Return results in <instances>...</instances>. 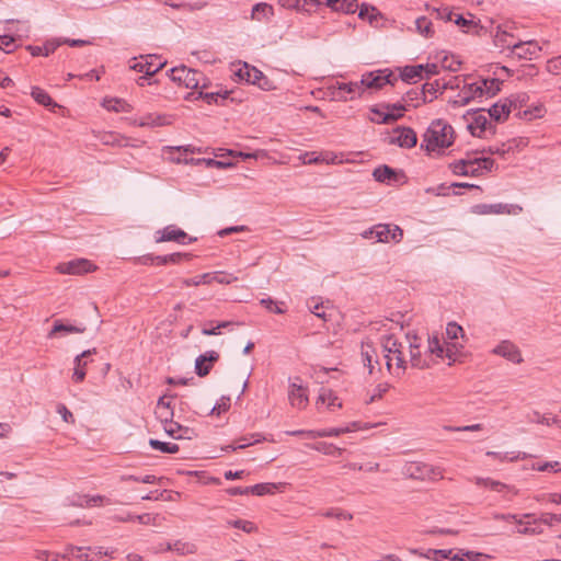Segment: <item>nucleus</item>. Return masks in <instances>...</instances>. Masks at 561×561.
Wrapping results in <instances>:
<instances>
[{
  "label": "nucleus",
  "instance_id": "f257e3e1",
  "mask_svg": "<svg viewBox=\"0 0 561 561\" xmlns=\"http://www.w3.org/2000/svg\"><path fill=\"white\" fill-rule=\"evenodd\" d=\"M454 142L453 127L442 119L431 123L423 136L422 147L427 151H436L438 149L448 148Z\"/></svg>",
  "mask_w": 561,
  "mask_h": 561
},
{
  "label": "nucleus",
  "instance_id": "f03ea898",
  "mask_svg": "<svg viewBox=\"0 0 561 561\" xmlns=\"http://www.w3.org/2000/svg\"><path fill=\"white\" fill-rule=\"evenodd\" d=\"M172 81L179 82L187 89L206 88L205 78L202 72L190 69L185 66L174 67L170 70Z\"/></svg>",
  "mask_w": 561,
  "mask_h": 561
},
{
  "label": "nucleus",
  "instance_id": "7ed1b4c3",
  "mask_svg": "<svg viewBox=\"0 0 561 561\" xmlns=\"http://www.w3.org/2000/svg\"><path fill=\"white\" fill-rule=\"evenodd\" d=\"M404 473L411 479L423 481H435L444 478V470L440 467L417 461L405 465Z\"/></svg>",
  "mask_w": 561,
  "mask_h": 561
},
{
  "label": "nucleus",
  "instance_id": "20e7f679",
  "mask_svg": "<svg viewBox=\"0 0 561 561\" xmlns=\"http://www.w3.org/2000/svg\"><path fill=\"white\" fill-rule=\"evenodd\" d=\"M381 346L385 352V358L388 369L391 368V362L394 359L398 368L405 369L407 362L403 356L402 343L392 335H385L381 337Z\"/></svg>",
  "mask_w": 561,
  "mask_h": 561
},
{
  "label": "nucleus",
  "instance_id": "39448f33",
  "mask_svg": "<svg viewBox=\"0 0 561 561\" xmlns=\"http://www.w3.org/2000/svg\"><path fill=\"white\" fill-rule=\"evenodd\" d=\"M365 238H376L378 242H388L390 240L400 242L403 231L399 226L377 225L364 233Z\"/></svg>",
  "mask_w": 561,
  "mask_h": 561
},
{
  "label": "nucleus",
  "instance_id": "423d86ee",
  "mask_svg": "<svg viewBox=\"0 0 561 561\" xmlns=\"http://www.w3.org/2000/svg\"><path fill=\"white\" fill-rule=\"evenodd\" d=\"M407 339L409 340L411 365L417 369L430 368L433 364V360L430 358L426 352L422 353L420 342L421 340L416 335L411 334H407Z\"/></svg>",
  "mask_w": 561,
  "mask_h": 561
},
{
  "label": "nucleus",
  "instance_id": "0eeeda50",
  "mask_svg": "<svg viewBox=\"0 0 561 561\" xmlns=\"http://www.w3.org/2000/svg\"><path fill=\"white\" fill-rule=\"evenodd\" d=\"M133 60L134 64H131L129 68L138 72H145L147 76H153L165 65V61L158 55H141L139 60H137V58Z\"/></svg>",
  "mask_w": 561,
  "mask_h": 561
},
{
  "label": "nucleus",
  "instance_id": "6e6552de",
  "mask_svg": "<svg viewBox=\"0 0 561 561\" xmlns=\"http://www.w3.org/2000/svg\"><path fill=\"white\" fill-rule=\"evenodd\" d=\"M527 99L526 94L517 95L512 99H506L504 101H500L491 106L489 110V115L491 118L501 122L508 117L512 107H516L517 103L522 105Z\"/></svg>",
  "mask_w": 561,
  "mask_h": 561
},
{
  "label": "nucleus",
  "instance_id": "1a4fd4ad",
  "mask_svg": "<svg viewBox=\"0 0 561 561\" xmlns=\"http://www.w3.org/2000/svg\"><path fill=\"white\" fill-rule=\"evenodd\" d=\"M297 381H300L299 377H296L289 385L288 400L293 408L304 410L309 402L308 389Z\"/></svg>",
  "mask_w": 561,
  "mask_h": 561
},
{
  "label": "nucleus",
  "instance_id": "9d476101",
  "mask_svg": "<svg viewBox=\"0 0 561 561\" xmlns=\"http://www.w3.org/2000/svg\"><path fill=\"white\" fill-rule=\"evenodd\" d=\"M416 142V134L411 127H397L389 137L390 145H398L401 148H413Z\"/></svg>",
  "mask_w": 561,
  "mask_h": 561
},
{
  "label": "nucleus",
  "instance_id": "9b49d317",
  "mask_svg": "<svg viewBox=\"0 0 561 561\" xmlns=\"http://www.w3.org/2000/svg\"><path fill=\"white\" fill-rule=\"evenodd\" d=\"M195 239L188 238L187 233L174 226H168L163 230L157 231L156 233V242H167V241H175L181 244L191 243Z\"/></svg>",
  "mask_w": 561,
  "mask_h": 561
},
{
  "label": "nucleus",
  "instance_id": "f8f14e48",
  "mask_svg": "<svg viewBox=\"0 0 561 561\" xmlns=\"http://www.w3.org/2000/svg\"><path fill=\"white\" fill-rule=\"evenodd\" d=\"M96 268L89 260L77 259L70 262L61 263L57 266V270L61 274L80 275L92 272Z\"/></svg>",
  "mask_w": 561,
  "mask_h": 561
},
{
  "label": "nucleus",
  "instance_id": "ddd939ff",
  "mask_svg": "<svg viewBox=\"0 0 561 561\" xmlns=\"http://www.w3.org/2000/svg\"><path fill=\"white\" fill-rule=\"evenodd\" d=\"M237 75L240 79L245 80L249 83L255 84L263 90L268 89V80L266 79L262 71L254 67H249L248 65H244L243 68L239 69Z\"/></svg>",
  "mask_w": 561,
  "mask_h": 561
},
{
  "label": "nucleus",
  "instance_id": "4468645a",
  "mask_svg": "<svg viewBox=\"0 0 561 561\" xmlns=\"http://www.w3.org/2000/svg\"><path fill=\"white\" fill-rule=\"evenodd\" d=\"M540 50V46L534 41H519L514 44L512 55L518 59L531 60L538 56Z\"/></svg>",
  "mask_w": 561,
  "mask_h": 561
},
{
  "label": "nucleus",
  "instance_id": "2eb2a0df",
  "mask_svg": "<svg viewBox=\"0 0 561 561\" xmlns=\"http://www.w3.org/2000/svg\"><path fill=\"white\" fill-rule=\"evenodd\" d=\"M397 80L392 73L382 75L381 71H378L376 75L373 72L363 76L362 78V84L364 90L365 89H381L386 84H393L392 79Z\"/></svg>",
  "mask_w": 561,
  "mask_h": 561
},
{
  "label": "nucleus",
  "instance_id": "dca6fc26",
  "mask_svg": "<svg viewBox=\"0 0 561 561\" xmlns=\"http://www.w3.org/2000/svg\"><path fill=\"white\" fill-rule=\"evenodd\" d=\"M96 354V348H91L83 351L81 354L77 355L75 357L73 364V374H72V380L75 382H82L85 378V368L88 366V360L85 359L88 356Z\"/></svg>",
  "mask_w": 561,
  "mask_h": 561
},
{
  "label": "nucleus",
  "instance_id": "f3484780",
  "mask_svg": "<svg viewBox=\"0 0 561 561\" xmlns=\"http://www.w3.org/2000/svg\"><path fill=\"white\" fill-rule=\"evenodd\" d=\"M219 359V354L215 351H208L199 355L195 360V371L197 376L205 377L211 369V364Z\"/></svg>",
  "mask_w": 561,
  "mask_h": 561
},
{
  "label": "nucleus",
  "instance_id": "a211bd4d",
  "mask_svg": "<svg viewBox=\"0 0 561 561\" xmlns=\"http://www.w3.org/2000/svg\"><path fill=\"white\" fill-rule=\"evenodd\" d=\"M493 353L502 356L515 364H520L523 362L522 354L517 346H515L510 341H503L501 342L494 350Z\"/></svg>",
  "mask_w": 561,
  "mask_h": 561
},
{
  "label": "nucleus",
  "instance_id": "6ab92c4d",
  "mask_svg": "<svg viewBox=\"0 0 561 561\" xmlns=\"http://www.w3.org/2000/svg\"><path fill=\"white\" fill-rule=\"evenodd\" d=\"M520 210L522 208L514 205L507 204H479L474 206V213L479 215H489V214H512L515 210Z\"/></svg>",
  "mask_w": 561,
  "mask_h": 561
},
{
  "label": "nucleus",
  "instance_id": "aec40b11",
  "mask_svg": "<svg viewBox=\"0 0 561 561\" xmlns=\"http://www.w3.org/2000/svg\"><path fill=\"white\" fill-rule=\"evenodd\" d=\"M83 550L92 551V548L76 547L71 545L67 546L65 552L61 553V559L68 560L70 557H76L83 559L84 561H98V559L104 554L101 550H99L98 552L93 553V556H90L89 553H82Z\"/></svg>",
  "mask_w": 561,
  "mask_h": 561
},
{
  "label": "nucleus",
  "instance_id": "412c9836",
  "mask_svg": "<svg viewBox=\"0 0 561 561\" xmlns=\"http://www.w3.org/2000/svg\"><path fill=\"white\" fill-rule=\"evenodd\" d=\"M425 352L430 356V358H432L433 355H435L438 358H443L444 356H446L448 358L453 357L450 348L447 347L445 350L444 345L442 344V342H440V340L438 337V335H436V334L428 336V339H427V348H426Z\"/></svg>",
  "mask_w": 561,
  "mask_h": 561
},
{
  "label": "nucleus",
  "instance_id": "4be33fe9",
  "mask_svg": "<svg viewBox=\"0 0 561 561\" xmlns=\"http://www.w3.org/2000/svg\"><path fill=\"white\" fill-rule=\"evenodd\" d=\"M438 16L446 21H454L456 25L461 27L465 32H470L473 28L478 27L477 22L471 19H466L462 15H456V19H453L454 14L447 8L438 11Z\"/></svg>",
  "mask_w": 561,
  "mask_h": 561
},
{
  "label": "nucleus",
  "instance_id": "5701e85b",
  "mask_svg": "<svg viewBox=\"0 0 561 561\" xmlns=\"http://www.w3.org/2000/svg\"><path fill=\"white\" fill-rule=\"evenodd\" d=\"M85 325L83 324H66L61 320L57 319L54 321L51 330L48 332L47 337L54 339L58 333L71 334V333H83L85 331Z\"/></svg>",
  "mask_w": 561,
  "mask_h": 561
},
{
  "label": "nucleus",
  "instance_id": "b1692460",
  "mask_svg": "<svg viewBox=\"0 0 561 561\" xmlns=\"http://www.w3.org/2000/svg\"><path fill=\"white\" fill-rule=\"evenodd\" d=\"M190 259V254L187 253H172L168 255H157V256H145L142 260L144 264H147L148 261L150 262H157L158 265H165V264H178L182 262L183 260Z\"/></svg>",
  "mask_w": 561,
  "mask_h": 561
},
{
  "label": "nucleus",
  "instance_id": "393cba45",
  "mask_svg": "<svg viewBox=\"0 0 561 561\" xmlns=\"http://www.w3.org/2000/svg\"><path fill=\"white\" fill-rule=\"evenodd\" d=\"M274 15L273 5L266 2L256 3L252 8L251 18L257 22H267Z\"/></svg>",
  "mask_w": 561,
  "mask_h": 561
},
{
  "label": "nucleus",
  "instance_id": "a878e982",
  "mask_svg": "<svg viewBox=\"0 0 561 561\" xmlns=\"http://www.w3.org/2000/svg\"><path fill=\"white\" fill-rule=\"evenodd\" d=\"M353 430H359L357 422H353L351 426H346V427H335V428H330V430L310 432V433H308V437L317 438V437L340 436L341 434L348 433Z\"/></svg>",
  "mask_w": 561,
  "mask_h": 561
},
{
  "label": "nucleus",
  "instance_id": "bb28decb",
  "mask_svg": "<svg viewBox=\"0 0 561 561\" xmlns=\"http://www.w3.org/2000/svg\"><path fill=\"white\" fill-rule=\"evenodd\" d=\"M491 126L488 117L482 113H477L473 121L468 125L471 134L476 137H482V134Z\"/></svg>",
  "mask_w": 561,
  "mask_h": 561
},
{
  "label": "nucleus",
  "instance_id": "cd10ccee",
  "mask_svg": "<svg viewBox=\"0 0 561 561\" xmlns=\"http://www.w3.org/2000/svg\"><path fill=\"white\" fill-rule=\"evenodd\" d=\"M402 101L408 106L417 107L420 104L427 102V99L425 98V92L422 89L415 88L407 91Z\"/></svg>",
  "mask_w": 561,
  "mask_h": 561
},
{
  "label": "nucleus",
  "instance_id": "c85d7f7f",
  "mask_svg": "<svg viewBox=\"0 0 561 561\" xmlns=\"http://www.w3.org/2000/svg\"><path fill=\"white\" fill-rule=\"evenodd\" d=\"M323 2L332 10L344 13H354L358 7L356 0H323Z\"/></svg>",
  "mask_w": 561,
  "mask_h": 561
},
{
  "label": "nucleus",
  "instance_id": "c756f323",
  "mask_svg": "<svg viewBox=\"0 0 561 561\" xmlns=\"http://www.w3.org/2000/svg\"><path fill=\"white\" fill-rule=\"evenodd\" d=\"M364 92L362 80L359 82H348L339 84V98L346 99L344 94H350V99L360 96Z\"/></svg>",
  "mask_w": 561,
  "mask_h": 561
},
{
  "label": "nucleus",
  "instance_id": "7c9ffc66",
  "mask_svg": "<svg viewBox=\"0 0 561 561\" xmlns=\"http://www.w3.org/2000/svg\"><path fill=\"white\" fill-rule=\"evenodd\" d=\"M371 113L375 114L376 116L371 117L370 121L377 124H389L403 116V114L401 113H391L386 110L382 111L377 107L371 108Z\"/></svg>",
  "mask_w": 561,
  "mask_h": 561
},
{
  "label": "nucleus",
  "instance_id": "2f4dec72",
  "mask_svg": "<svg viewBox=\"0 0 561 561\" xmlns=\"http://www.w3.org/2000/svg\"><path fill=\"white\" fill-rule=\"evenodd\" d=\"M448 88L449 89H454L455 87L450 82H448V83H446V82L440 83L439 80H434L433 82H426V83H424L422 85V90L425 92V98L427 99V94L431 95V99L427 100V102L433 101V99L436 98V93L438 91H443V90L448 89Z\"/></svg>",
  "mask_w": 561,
  "mask_h": 561
},
{
  "label": "nucleus",
  "instance_id": "473e14b6",
  "mask_svg": "<svg viewBox=\"0 0 561 561\" xmlns=\"http://www.w3.org/2000/svg\"><path fill=\"white\" fill-rule=\"evenodd\" d=\"M60 45V42H47L44 46L27 45L26 49L33 57L48 56L54 53Z\"/></svg>",
  "mask_w": 561,
  "mask_h": 561
},
{
  "label": "nucleus",
  "instance_id": "72a5a7b5",
  "mask_svg": "<svg viewBox=\"0 0 561 561\" xmlns=\"http://www.w3.org/2000/svg\"><path fill=\"white\" fill-rule=\"evenodd\" d=\"M472 90H473V84L472 83L465 84L461 88V90L458 93V95L456 96V99L451 102V104L454 106H465V105H467L470 101L474 100V94L472 93Z\"/></svg>",
  "mask_w": 561,
  "mask_h": 561
},
{
  "label": "nucleus",
  "instance_id": "f704fd0d",
  "mask_svg": "<svg viewBox=\"0 0 561 561\" xmlns=\"http://www.w3.org/2000/svg\"><path fill=\"white\" fill-rule=\"evenodd\" d=\"M513 38V34L508 33L506 30H502L499 26L497 32L494 36V43L497 47L510 48L512 51L514 44H516V42H514Z\"/></svg>",
  "mask_w": 561,
  "mask_h": 561
},
{
  "label": "nucleus",
  "instance_id": "c9c22d12",
  "mask_svg": "<svg viewBox=\"0 0 561 561\" xmlns=\"http://www.w3.org/2000/svg\"><path fill=\"white\" fill-rule=\"evenodd\" d=\"M31 95L33 96V99L37 103H39V104H42V105H44L46 107H50V106L51 107H56V106H58L57 103H55L53 101V99L49 96V94L46 91H44L43 89L38 88V87L32 88Z\"/></svg>",
  "mask_w": 561,
  "mask_h": 561
},
{
  "label": "nucleus",
  "instance_id": "e433bc0d",
  "mask_svg": "<svg viewBox=\"0 0 561 561\" xmlns=\"http://www.w3.org/2000/svg\"><path fill=\"white\" fill-rule=\"evenodd\" d=\"M423 72V65L407 66L403 68V71L401 72V79L402 81L405 82L415 81L416 78H422Z\"/></svg>",
  "mask_w": 561,
  "mask_h": 561
},
{
  "label": "nucleus",
  "instance_id": "4c0bfd02",
  "mask_svg": "<svg viewBox=\"0 0 561 561\" xmlns=\"http://www.w3.org/2000/svg\"><path fill=\"white\" fill-rule=\"evenodd\" d=\"M337 397L334 396L333 391L331 389L322 388L320 390V393L318 396L316 404L319 405L320 403H327L329 408L337 407L341 408V402H336Z\"/></svg>",
  "mask_w": 561,
  "mask_h": 561
},
{
  "label": "nucleus",
  "instance_id": "58836bf2",
  "mask_svg": "<svg viewBox=\"0 0 561 561\" xmlns=\"http://www.w3.org/2000/svg\"><path fill=\"white\" fill-rule=\"evenodd\" d=\"M101 140L104 145L113 147H126L128 145L127 138L116 133H106Z\"/></svg>",
  "mask_w": 561,
  "mask_h": 561
},
{
  "label": "nucleus",
  "instance_id": "ea45409f",
  "mask_svg": "<svg viewBox=\"0 0 561 561\" xmlns=\"http://www.w3.org/2000/svg\"><path fill=\"white\" fill-rule=\"evenodd\" d=\"M374 178L378 182H390L396 179V172L388 165H381L374 170Z\"/></svg>",
  "mask_w": 561,
  "mask_h": 561
},
{
  "label": "nucleus",
  "instance_id": "a19ab883",
  "mask_svg": "<svg viewBox=\"0 0 561 561\" xmlns=\"http://www.w3.org/2000/svg\"><path fill=\"white\" fill-rule=\"evenodd\" d=\"M149 445L153 449L159 450L161 453H165V454H175L180 449L179 445H176L174 443H164V442H160V440L153 439V438H151L149 440Z\"/></svg>",
  "mask_w": 561,
  "mask_h": 561
},
{
  "label": "nucleus",
  "instance_id": "79ce46f5",
  "mask_svg": "<svg viewBox=\"0 0 561 561\" xmlns=\"http://www.w3.org/2000/svg\"><path fill=\"white\" fill-rule=\"evenodd\" d=\"M415 25H416L417 32L421 35H423L425 37L433 36V34H434V31L432 28L433 24L427 18L421 16V18L416 19Z\"/></svg>",
  "mask_w": 561,
  "mask_h": 561
},
{
  "label": "nucleus",
  "instance_id": "37998d69",
  "mask_svg": "<svg viewBox=\"0 0 561 561\" xmlns=\"http://www.w3.org/2000/svg\"><path fill=\"white\" fill-rule=\"evenodd\" d=\"M502 82L499 79H483L482 85L484 87L485 96L492 98L501 90Z\"/></svg>",
  "mask_w": 561,
  "mask_h": 561
},
{
  "label": "nucleus",
  "instance_id": "c03bdc74",
  "mask_svg": "<svg viewBox=\"0 0 561 561\" xmlns=\"http://www.w3.org/2000/svg\"><path fill=\"white\" fill-rule=\"evenodd\" d=\"M476 484L488 486L494 491L501 492L508 486L500 481L492 480L490 478H476Z\"/></svg>",
  "mask_w": 561,
  "mask_h": 561
},
{
  "label": "nucleus",
  "instance_id": "a18cd8bd",
  "mask_svg": "<svg viewBox=\"0 0 561 561\" xmlns=\"http://www.w3.org/2000/svg\"><path fill=\"white\" fill-rule=\"evenodd\" d=\"M103 106L108 111L124 112L126 111V106H128V104L119 99H107L104 100Z\"/></svg>",
  "mask_w": 561,
  "mask_h": 561
},
{
  "label": "nucleus",
  "instance_id": "49530a36",
  "mask_svg": "<svg viewBox=\"0 0 561 561\" xmlns=\"http://www.w3.org/2000/svg\"><path fill=\"white\" fill-rule=\"evenodd\" d=\"M228 525L241 529L248 534H251L256 530V526L252 522L245 519L229 520Z\"/></svg>",
  "mask_w": 561,
  "mask_h": 561
},
{
  "label": "nucleus",
  "instance_id": "de8ad7c7",
  "mask_svg": "<svg viewBox=\"0 0 561 561\" xmlns=\"http://www.w3.org/2000/svg\"><path fill=\"white\" fill-rule=\"evenodd\" d=\"M274 489H275V484H273V483H259L253 486H249L250 493L257 495V496L273 493Z\"/></svg>",
  "mask_w": 561,
  "mask_h": 561
},
{
  "label": "nucleus",
  "instance_id": "09e8293b",
  "mask_svg": "<svg viewBox=\"0 0 561 561\" xmlns=\"http://www.w3.org/2000/svg\"><path fill=\"white\" fill-rule=\"evenodd\" d=\"M213 282V274L211 273H205L203 275L193 277V278H186L183 280V284L185 286H199L201 284H209Z\"/></svg>",
  "mask_w": 561,
  "mask_h": 561
},
{
  "label": "nucleus",
  "instance_id": "8fccbe9b",
  "mask_svg": "<svg viewBox=\"0 0 561 561\" xmlns=\"http://www.w3.org/2000/svg\"><path fill=\"white\" fill-rule=\"evenodd\" d=\"M163 428L168 435L176 439H181L184 437V434H179L183 430V426L178 422H173V420L170 421L168 424H164Z\"/></svg>",
  "mask_w": 561,
  "mask_h": 561
},
{
  "label": "nucleus",
  "instance_id": "3c124183",
  "mask_svg": "<svg viewBox=\"0 0 561 561\" xmlns=\"http://www.w3.org/2000/svg\"><path fill=\"white\" fill-rule=\"evenodd\" d=\"M533 415L535 416V419H531L533 422H537L539 424H545V425H548V426H550L552 424H556V425L561 427V417L559 419L558 416H553V417L549 419L546 415H541L537 411H535L533 413Z\"/></svg>",
  "mask_w": 561,
  "mask_h": 561
},
{
  "label": "nucleus",
  "instance_id": "603ef678",
  "mask_svg": "<svg viewBox=\"0 0 561 561\" xmlns=\"http://www.w3.org/2000/svg\"><path fill=\"white\" fill-rule=\"evenodd\" d=\"M324 517L328 518H337V519H345L351 520L353 519V515L351 513L344 512L340 508H332L322 514Z\"/></svg>",
  "mask_w": 561,
  "mask_h": 561
},
{
  "label": "nucleus",
  "instance_id": "864d4df0",
  "mask_svg": "<svg viewBox=\"0 0 561 561\" xmlns=\"http://www.w3.org/2000/svg\"><path fill=\"white\" fill-rule=\"evenodd\" d=\"M252 437H254V435H253ZM255 437H256V438H255L253 442H251V440H250L249 438H247V437H242V438H240V439H239V442H240V444H239V445H237V446H234V445H228V446H226L224 449H225V450H237V449H243V448H245V447H248V446H251V445H253V444H255V443H260V442L263 439V438H261V437H260V435H259V434H256V435H255Z\"/></svg>",
  "mask_w": 561,
  "mask_h": 561
},
{
  "label": "nucleus",
  "instance_id": "5fc2aeb1",
  "mask_svg": "<svg viewBox=\"0 0 561 561\" xmlns=\"http://www.w3.org/2000/svg\"><path fill=\"white\" fill-rule=\"evenodd\" d=\"M154 413L157 419L160 420V422L163 423V425L172 421L173 410L171 409V407L164 409H156Z\"/></svg>",
  "mask_w": 561,
  "mask_h": 561
},
{
  "label": "nucleus",
  "instance_id": "6e6d98bb",
  "mask_svg": "<svg viewBox=\"0 0 561 561\" xmlns=\"http://www.w3.org/2000/svg\"><path fill=\"white\" fill-rule=\"evenodd\" d=\"M469 167L470 164L467 163V160H459L449 164L454 174L462 176H466L467 168Z\"/></svg>",
  "mask_w": 561,
  "mask_h": 561
},
{
  "label": "nucleus",
  "instance_id": "4d7b16f0",
  "mask_svg": "<svg viewBox=\"0 0 561 561\" xmlns=\"http://www.w3.org/2000/svg\"><path fill=\"white\" fill-rule=\"evenodd\" d=\"M236 280H238V277L233 276L232 274H226L224 272H217L213 274V282H217L219 284L228 285Z\"/></svg>",
  "mask_w": 561,
  "mask_h": 561
},
{
  "label": "nucleus",
  "instance_id": "13d9d810",
  "mask_svg": "<svg viewBox=\"0 0 561 561\" xmlns=\"http://www.w3.org/2000/svg\"><path fill=\"white\" fill-rule=\"evenodd\" d=\"M538 520L548 526H553L561 523V514L542 513Z\"/></svg>",
  "mask_w": 561,
  "mask_h": 561
},
{
  "label": "nucleus",
  "instance_id": "bf43d9fd",
  "mask_svg": "<svg viewBox=\"0 0 561 561\" xmlns=\"http://www.w3.org/2000/svg\"><path fill=\"white\" fill-rule=\"evenodd\" d=\"M463 330L456 322H449L446 327V335L449 340H456L460 334H462Z\"/></svg>",
  "mask_w": 561,
  "mask_h": 561
},
{
  "label": "nucleus",
  "instance_id": "052dcab7",
  "mask_svg": "<svg viewBox=\"0 0 561 561\" xmlns=\"http://www.w3.org/2000/svg\"><path fill=\"white\" fill-rule=\"evenodd\" d=\"M374 353L375 351L373 350L371 345H369L368 343L362 344V356L364 358L365 365L368 366L370 370L373 369L371 362Z\"/></svg>",
  "mask_w": 561,
  "mask_h": 561
},
{
  "label": "nucleus",
  "instance_id": "680f3d73",
  "mask_svg": "<svg viewBox=\"0 0 561 561\" xmlns=\"http://www.w3.org/2000/svg\"><path fill=\"white\" fill-rule=\"evenodd\" d=\"M0 49L8 54L13 51L14 38L10 35H0Z\"/></svg>",
  "mask_w": 561,
  "mask_h": 561
},
{
  "label": "nucleus",
  "instance_id": "e2e57ef3",
  "mask_svg": "<svg viewBox=\"0 0 561 561\" xmlns=\"http://www.w3.org/2000/svg\"><path fill=\"white\" fill-rule=\"evenodd\" d=\"M474 162H477V165L481 174L484 171H491L494 165V160L491 158H476Z\"/></svg>",
  "mask_w": 561,
  "mask_h": 561
},
{
  "label": "nucleus",
  "instance_id": "0e129e2a",
  "mask_svg": "<svg viewBox=\"0 0 561 561\" xmlns=\"http://www.w3.org/2000/svg\"><path fill=\"white\" fill-rule=\"evenodd\" d=\"M538 471H553L561 472V462L547 461L536 468Z\"/></svg>",
  "mask_w": 561,
  "mask_h": 561
},
{
  "label": "nucleus",
  "instance_id": "69168bd1",
  "mask_svg": "<svg viewBox=\"0 0 561 561\" xmlns=\"http://www.w3.org/2000/svg\"><path fill=\"white\" fill-rule=\"evenodd\" d=\"M261 305L264 306L267 310H270L271 312H274V313H277V314H280V313H284V310L278 307L275 301L271 298H263L261 299Z\"/></svg>",
  "mask_w": 561,
  "mask_h": 561
},
{
  "label": "nucleus",
  "instance_id": "338daca9",
  "mask_svg": "<svg viewBox=\"0 0 561 561\" xmlns=\"http://www.w3.org/2000/svg\"><path fill=\"white\" fill-rule=\"evenodd\" d=\"M57 412L66 423H75L72 413L67 409L65 404L59 403L57 405Z\"/></svg>",
  "mask_w": 561,
  "mask_h": 561
},
{
  "label": "nucleus",
  "instance_id": "774afa93",
  "mask_svg": "<svg viewBox=\"0 0 561 561\" xmlns=\"http://www.w3.org/2000/svg\"><path fill=\"white\" fill-rule=\"evenodd\" d=\"M462 557L468 561H478L479 559L490 560L492 558L490 554L474 551H465L462 552Z\"/></svg>",
  "mask_w": 561,
  "mask_h": 561
}]
</instances>
